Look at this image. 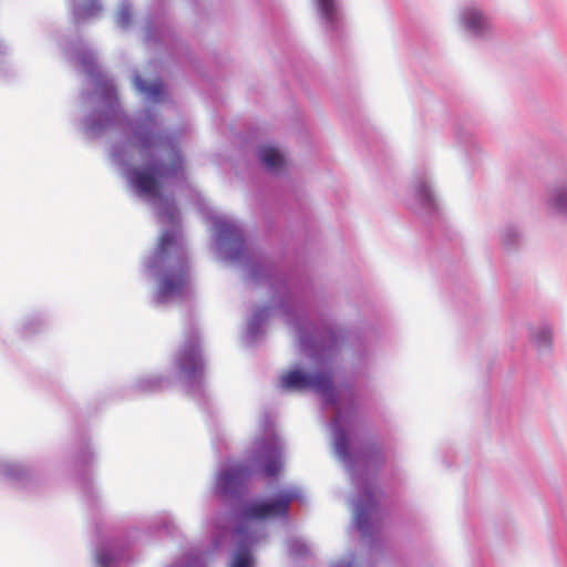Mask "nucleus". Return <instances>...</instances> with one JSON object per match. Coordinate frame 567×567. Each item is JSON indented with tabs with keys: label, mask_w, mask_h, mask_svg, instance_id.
Returning a JSON list of instances; mask_svg holds the SVG:
<instances>
[{
	"label": "nucleus",
	"mask_w": 567,
	"mask_h": 567,
	"mask_svg": "<svg viewBox=\"0 0 567 567\" xmlns=\"http://www.w3.org/2000/svg\"><path fill=\"white\" fill-rule=\"evenodd\" d=\"M137 135L140 137L141 144L143 147H146L150 144L151 136L147 134H144L143 132L138 131Z\"/></svg>",
	"instance_id": "nucleus-22"
},
{
	"label": "nucleus",
	"mask_w": 567,
	"mask_h": 567,
	"mask_svg": "<svg viewBox=\"0 0 567 567\" xmlns=\"http://www.w3.org/2000/svg\"><path fill=\"white\" fill-rule=\"evenodd\" d=\"M96 560H97V564L101 566V567H107L110 565V561H111V557L105 554V553H100L97 556H96Z\"/></svg>",
	"instance_id": "nucleus-20"
},
{
	"label": "nucleus",
	"mask_w": 567,
	"mask_h": 567,
	"mask_svg": "<svg viewBox=\"0 0 567 567\" xmlns=\"http://www.w3.org/2000/svg\"><path fill=\"white\" fill-rule=\"evenodd\" d=\"M320 13L327 22H333L336 18V4L334 0H318Z\"/></svg>",
	"instance_id": "nucleus-13"
},
{
	"label": "nucleus",
	"mask_w": 567,
	"mask_h": 567,
	"mask_svg": "<svg viewBox=\"0 0 567 567\" xmlns=\"http://www.w3.org/2000/svg\"><path fill=\"white\" fill-rule=\"evenodd\" d=\"M538 346H548L550 343V333L548 331H543L537 339Z\"/></svg>",
	"instance_id": "nucleus-21"
},
{
	"label": "nucleus",
	"mask_w": 567,
	"mask_h": 567,
	"mask_svg": "<svg viewBox=\"0 0 567 567\" xmlns=\"http://www.w3.org/2000/svg\"><path fill=\"white\" fill-rule=\"evenodd\" d=\"M258 458L262 461V474L266 477L276 476L282 468L281 451L276 444L264 449Z\"/></svg>",
	"instance_id": "nucleus-7"
},
{
	"label": "nucleus",
	"mask_w": 567,
	"mask_h": 567,
	"mask_svg": "<svg viewBox=\"0 0 567 567\" xmlns=\"http://www.w3.org/2000/svg\"><path fill=\"white\" fill-rule=\"evenodd\" d=\"M375 508V502L371 494H363L357 501L355 504V523L357 527L362 532L367 533L369 528V516Z\"/></svg>",
	"instance_id": "nucleus-8"
},
{
	"label": "nucleus",
	"mask_w": 567,
	"mask_h": 567,
	"mask_svg": "<svg viewBox=\"0 0 567 567\" xmlns=\"http://www.w3.org/2000/svg\"><path fill=\"white\" fill-rule=\"evenodd\" d=\"M131 22V12L127 9H122L117 13V23L121 27H126Z\"/></svg>",
	"instance_id": "nucleus-19"
},
{
	"label": "nucleus",
	"mask_w": 567,
	"mask_h": 567,
	"mask_svg": "<svg viewBox=\"0 0 567 567\" xmlns=\"http://www.w3.org/2000/svg\"><path fill=\"white\" fill-rule=\"evenodd\" d=\"M336 449H337L338 453H340L342 455H347L348 442H347V437L344 434H341L337 437Z\"/></svg>",
	"instance_id": "nucleus-18"
},
{
	"label": "nucleus",
	"mask_w": 567,
	"mask_h": 567,
	"mask_svg": "<svg viewBox=\"0 0 567 567\" xmlns=\"http://www.w3.org/2000/svg\"><path fill=\"white\" fill-rule=\"evenodd\" d=\"M91 6H92V7H94V8H96V10H100V7H99V6H96V3H95V2H92V4H91Z\"/></svg>",
	"instance_id": "nucleus-24"
},
{
	"label": "nucleus",
	"mask_w": 567,
	"mask_h": 567,
	"mask_svg": "<svg viewBox=\"0 0 567 567\" xmlns=\"http://www.w3.org/2000/svg\"><path fill=\"white\" fill-rule=\"evenodd\" d=\"M251 470L241 463L228 464L217 475L216 492L223 497L238 493L249 478Z\"/></svg>",
	"instance_id": "nucleus-4"
},
{
	"label": "nucleus",
	"mask_w": 567,
	"mask_h": 567,
	"mask_svg": "<svg viewBox=\"0 0 567 567\" xmlns=\"http://www.w3.org/2000/svg\"><path fill=\"white\" fill-rule=\"evenodd\" d=\"M179 361L182 370L189 375L195 374L203 368L197 338L189 340L183 346L179 354Z\"/></svg>",
	"instance_id": "nucleus-5"
},
{
	"label": "nucleus",
	"mask_w": 567,
	"mask_h": 567,
	"mask_svg": "<svg viewBox=\"0 0 567 567\" xmlns=\"http://www.w3.org/2000/svg\"><path fill=\"white\" fill-rule=\"evenodd\" d=\"M292 496L288 493L279 494L271 501H254L245 505L241 512L245 520H266L288 515Z\"/></svg>",
	"instance_id": "nucleus-2"
},
{
	"label": "nucleus",
	"mask_w": 567,
	"mask_h": 567,
	"mask_svg": "<svg viewBox=\"0 0 567 567\" xmlns=\"http://www.w3.org/2000/svg\"><path fill=\"white\" fill-rule=\"evenodd\" d=\"M415 193H416V196L419 198V200L422 203V205L424 206H433V196H432V193H431V189L429 188V186L421 182L416 185L415 187Z\"/></svg>",
	"instance_id": "nucleus-14"
},
{
	"label": "nucleus",
	"mask_w": 567,
	"mask_h": 567,
	"mask_svg": "<svg viewBox=\"0 0 567 567\" xmlns=\"http://www.w3.org/2000/svg\"><path fill=\"white\" fill-rule=\"evenodd\" d=\"M218 230L225 238L233 237L237 234V228L228 221H220L218 224Z\"/></svg>",
	"instance_id": "nucleus-16"
},
{
	"label": "nucleus",
	"mask_w": 567,
	"mask_h": 567,
	"mask_svg": "<svg viewBox=\"0 0 567 567\" xmlns=\"http://www.w3.org/2000/svg\"><path fill=\"white\" fill-rule=\"evenodd\" d=\"M181 168V159L174 161L171 168L156 165L152 168H136L133 171L132 184L136 190L147 197L161 196L159 178L166 177L171 171Z\"/></svg>",
	"instance_id": "nucleus-3"
},
{
	"label": "nucleus",
	"mask_w": 567,
	"mask_h": 567,
	"mask_svg": "<svg viewBox=\"0 0 567 567\" xmlns=\"http://www.w3.org/2000/svg\"><path fill=\"white\" fill-rule=\"evenodd\" d=\"M175 240H176L175 234H173L171 231H165L159 239V246H158L159 251L162 254L167 252L169 247L175 244Z\"/></svg>",
	"instance_id": "nucleus-15"
},
{
	"label": "nucleus",
	"mask_w": 567,
	"mask_h": 567,
	"mask_svg": "<svg viewBox=\"0 0 567 567\" xmlns=\"http://www.w3.org/2000/svg\"><path fill=\"white\" fill-rule=\"evenodd\" d=\"M230 567H252V557L247 548H240L234 555Z\"/></svg>",
	"instance_id": "nucleus-12"
},
{
	"label": "nucleus",
	"mask_w": 567,
	"mask_h": 567,
	"mask_svg": "<svg viewBox=\"0 0 567 567\" xmlns=\"http://www.w3.org/2000/svg\"><path fill=\"white\" fill-rule=\"evenodd\" d=\"M281 386L287 390L312 389L322 394L327 400H330L333 390L330 373L319 372L308 374L299 370L289 371L282 375Z\"/></svg>",
	"instance_id": "nucleus-1"
},
{
	"label": "nucleus",
	"mask_w": 567,
	"mask_h": 567,
	"mask_svg": "<svg viewBox=\"0 0 567 567\" xmlns=\"http://www.w3.org/2000/svg\"><path fill=\"white\" fill-rule=\"evenodd\" d=\"M259 159L270 172H278L285 165V157L278 148L266 145L259 150Z\"/></svg>",
	"instance_id": "nucleus-9"
},
{
	"label": "nucleus",
	"mask_w": 567,
	"mask_h": 567,
	"mask_svg": "<svg viewBox=\"0 0 567 567\" xmlns=\"http://www.w3.org/2000/svg\"><path fill=\"white\" fill-rule=\"evenodd\" d=\"M237 533H238V534H241V533H243L241 528H238V529H237Z\"/></svg>",
	"instance_id": "nucleus-25"
},
{
	"label": "nucleus",
	"mask_w": 567,
	"mask_h": 567,
	"mask_svg": "<svg viewBox=\"0 0 567 567\" xmlns=\"http://www.w3.org/2000/svg\"><path fill=\"white\" fill-rule=\"evenodd\" d=\"M463 20L465 27L474 33H481L487 28L486 18L476 9H468L464 13Z\"/></svg>",
	"instance_id": "nucleus-10"
},
{
	"label": "nucleus",
	"mask_w": 567,
	"mask_h": 567,
	"mask_svg": "<svg viewBox=\"0 0 567 567\" xmlns=\"http://www.w3.org/2000/svg\"><path fill=\"white\" fill-rule=\"evenodd\" d=\"M83 10H84V12L81 13L82 16H89V14L93 13L90 8H83Z\"/></svg>",
	"instance_id": "nucleus-23"
},
{
	"label": "nucleus",
	"mask_w": 567,
	"mask_h": 567,
	"mask_svg": "<svg viewBox=\"0 0 567 567\" xmlns=\"http://www.w3.org/2000/svg\"><path fill=\"white\" fill-rule=\"evenodd\" d=\"M554 207L560 213L567 212V190H564L556 196L554 199Z\"/></svg>",
	"instance_id": "nucleus-17"
},
{
	"label": "nucleus",
	"mask_w": 567,
	"mask_h": 567,
	"mask_svg": "<svg viewBox=\"0 0 567 567\" xmlns=\"http://www.w3.org/2000/svg\"><path fill=\"white\" fill-rule=\"evenodd\" d=\"M135 86L140 92L145 93L154 102H158L161 96L164 94V85L159 81L150 84L140 76H136Z\"/></svg>",
	"instance_id": "nucleus-11"
},
{
	"label": "nucleus",
	"mask_w": 567,
	"mask_h": 567,
	"mask_svg": "<svg viewBox=\"0 0 567 567\" xmlns=\"http://www.w3.org/2000/svg\"><path fill=\"white\" fill-rule=\"evenodd\" d=\"M186 276L187 271L184 268H181L177 272L169 271L165 274L159 284V298L163 300L179 293L186 282Z\"/></svg>",
	"instance_id": "nucleus-6"
}]
</instances>
